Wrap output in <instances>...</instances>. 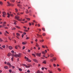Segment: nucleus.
<instances>
[{
  "label": "nucleus",
  "instance_id": "1",
  "mask_svg": "<svg viewBox=\"0 0 73 73\" xmlns=\"http://www.w3.org/2000/svg\"><path fill=\"white\" fill-rule=\"evenodd\" d=\"M41 53H38L36 54V56H38V57H41Z\"/></svg>",
  "mask_w": 73,
  "mask_h": 73
},
{
  "label": "nucleus",
  "instance_id": "2",
  "mask_svg": "<svg viewBox=\"0 0 73 73\" xmlns=\"http://www.w3.org/2000/svg\"><path fill=\"white\" fill-rule=\"evenodd\" d=\"M3 17H5V15H7V14H6V13H5V12L4 11L3 12Z\"/></svg>",
  "mask_w": 73,
  "mask_h": 73
},
{
  "label": "nucleus",
  "instance_id": "3",
  "mask_svg": "<svg viewBox=\"0 0 73 73\" xmlns=\"http://www.w3.org/2000/svg\"><path fill=\"white\" fill-rule=\"evenodd\" d=\"M20 18V16H16L15 17V19H17V20H19V19Z\"/></svg>",
  "mask_w": 73,
  "mask_h": 73
},
{
  "label": "nucleus",
  "instance_id": "4",
  "mask_svg": "<svg viewBox=\"0 0 73 73\" xmlns=\"http://www.w3.org/2000/svg\"><path fill=\"white\" fill-rule=\"evenodd\" d=\"M7 15H8L7 16L8 17H10V15L11 16H13V15L12 14L10 15V14H9V13H7Z\"/></svg>",
  "mask_w": 73,
  "mask_h": 73
},
{
  "label": "nucleus",
  "instance_id": "5",
  "mask_svg": "<svg viewBox=\"0 0 73 73\" xmlns=\"http://www.w3.org/2000/svg\"><path fill=\"white\" fill-rule=\"evenodd\" d=\"M33 60L35 62H36L37 63L38 62V61H37V59H33Z\"/></svg>",
  "mask_w": 73,
  "mask_h": 73
},
{
  "label": "nucleus",
  "instance_id": "6",
  "mask_svg": "<svg viewBox=\"0 0 73 73\" xmlns=\"http://www.w3.org/2000/svg\"><path fill=\"white\" fill-rule=\"evenodd\" d=\"M7 64L9 65L10 67H11V63L9 62H7Z\"/></svg>",
  "mask_w": 73,
  "mask_h": 73
},
{
  "label": "nucleus",
  "instance_id": "7",
  "mask_svg": "<svg viewBox=\"0 0 73 73\" xmlns=\"http://www.w3.org/2000/svg\"><path fill=\"white\" fill-rule=\"evenodd\" d=\"M9 49H10V50H12V49H13V47L11 46H9Z\"/></svg>",
  "mask_w": 73,
  "mask_h": 73
},
{
  "label": "nucleus",
  "instance_id": "8",
  "mask_svg": "<svg viewBox=\"0 0 73 73\" xmlns=\"http://www.w3.org/2000/svg\"><path fill=\"white\" fill-rule=\"evenodd\" d=\"M17 55H18V57H19V58L21 57V53H19L18 54H17Z\"/></svg>",
  "mask_w": 73,
  "mask_h": 73
},
{
  "label": "nucleus",
  "instance_id": "9",
  "mask_svg": "<svg viewBox=\"0 0 73 73\" xmlns=\"http://www.w3.org/2000/svg\"><path fill=\"white\" fill-rule=\"evenodd\" d=\"M4 69H8V66H5V67H4Z\"/></svg>",
  "mask_w": 73,
  "mask_h": 73
},
{
  "label": "nucleus",
  "instance_id": "10",
  "mask_svg": "<svg viewBox=\"0 0 73 73\" xmlns=\"http://www.w3.org/2000/svg\"><path fill=\"white\" fill-rule=\"evenodd\" d=\"M23 66H25V68H29V67H27V65L25 64H23Z\"/></svg>",
  "mask_w": 73,
  "mask_h": 73
},
{
  "label": "nucleus",
  "instance_id": "11",
  "mask_svg": "<svg viewBox=\"0 0 73 73\" xmlns=\"http://www.w3.org/2000/svg\"><path fill=\"white\" fill-rule=\"evenodd\" d=\"M42 63V64H46V60H44Z\"/></svg>",
  "mask_w": 73,
  "mask_h": 73
},
{
  "label": "nucleus",
  "instance_id": "12",
  "mask_svg": "<svg viewBox=\"0 0 73 73\" xmlns=\"http://www.w3.org/2000/svg\"><path fill=\"white\" fill-rule=\"evenodd\" d=\"M11 52L13 53V54L12 55V56H14V54H13L14 53V51H12Z\"/></svg>",
  "mask_w": 73,
  "mask_h": 73
},
{
  "label": "nucleus",
  "instance_id": "13",
  "mask_svg": "<svg viewBox=\"0 0 73 73\" xmlns=\"http://www.w3.org/2000/svg\"><path fill=\"white\" fill-rule=\"evenodd\" d=\"M6 26V25H5V24L4 23H3L2 28H3V27H5Z\"/></svg>",
  "mask_w": 73,
  "mask_h": 73
},
{
  "label": "nucleus",
  "instance_id": "14",
  "mask_svg": "<svg viewBox=\"0 0 73 73\" xmlns=\"http://www.w3.org/2000/svg\"><path fill=\"white\" fill-rule=\"evenodd\" d=\"M54 56V55L52 54H50V56L51 57H53Z\"/></svg>",
  "mask_w": 73,
  "mask_h": 73
},
{
  "label": "nucleus",
  "instance_id": "15",
  "mask_svg": "<svg viewBox=\"0 0 73 73\" xmlns=\"http://www.w3.org/2000/svg\"><path fill=\"white\" fill-rule=\"evenodd\" d=\"M44 40H40L39 42H44Z\"/></svg>",
  "mask_w": 73,
  "mask_h": 73
},
{
  "label": "nucleus",
  "instance_id": "16",
  "mask_svg": "<svg viewBox=\"0 0 73 73\" xmlns=\"http://www.w3.org/2000/svg\"><path fill=\"white\" fill-rule=\"evenodd\" d=\"M48 72L49 73H53V72L51 70H48Z\"/></svg>",
  "mask_w": 73,
  "mask_h": 73
},
{
  "label": "nucleus",
  "instance_id": "17",
  "mask_svg": "<svg viewBox=\"0 0 73 73\" xmlns=\"http://www.w3.org/2000/svg\"><path fill=\"white\" fill-rule=\"evenodd\" d=\"M15 27L17 28H18V29H20V27L17 26H15Z\"/></svg>",
  "mask_w": 73,
  "mask_h": 73
},
{
  "label": "nucleus",
  "instance_id": "18",
  "mask_svg": "<svg viewBox=\"0 0 73 73\" xmlns=\"http://www.w3.org/2000/svg\"><path fill=\"white\" fill-rule=\"evenodd\" d=\"M36 47H38V46H39V45H38V44L37 43H36Z\"/></svg>",
  "mask_w": 73,
  "mask_h": 73
},
{
  "label": "nucleus",
  "instance_id": "19",
  "mask_svg": "<svg viewBox=\"0 0 73 73\" xmlns=\"http://www.w3.org/2000/svg\"><path fill=\"white\" fill-rule=\"evenodd\" d=\"M11 56V53H9L7 54L8 56Z\"/></svg>",
  "mask_w": 73,
  "mask_h": 73
},
{
  "label": "nucleus",
  "instance_id": "20",
  "mask_svg": "<svg viewBox=\"0 0 73 73\" xmlns=\"http://www.w3.org/2000/svg\"><path fill=\"white\" fill-rule=\"evenodd\" d=\"M16 35H17V36H18V37H19V36L20 35V34H19V33H16Z\"/></svg>",
  "mask_w": 73,
  "mask_h": 73
},
{
  "label": "nucleus",
  "instance_id": "21",
  "mask_svg": "<svg viewBox=\"0 0 73 73\" xmlns=\"http://www.w3.org/2000/svg\"><path fill=\"white\" fill-rule=\"evenodd\" d=\"M26 59L27 61H28V62H30V61H31V60H29V59L28 58H27Z\"/></svg>",
  "mask_w": 73,
  "mask_h": 73
},
{
  "label": "nucleus",
  "instance_id": "22",
  "mask_svg": "<svg viewBox=\"0 0 73 73\" xmlns=\"http://www.w3.org/2000/svg\"><path fill=\"white\" fill-rule=\"evenodd\" d=\"M37 35L39 37H41L42 36V35H39V34H37Z\"/></svg>",
  "mask_w": 73,
  "mask_h": 73
},
{
  "label": "nucleus",
  "instance_id": "23",
  "mask_svg": "<svg viewBox=\"0 0 73 73\" xmlns=\"http://www.w3.org/2000/svg\"><path fill=\"white\" fill-rule=\"evenodd\" d=\"M12 30H16V28L15 27H13L11 29Z\"/></svg>",
  "mask_w": 73,
  "mask_h": 73
},
{
  "label": "nucleus",
  "instance_id": "24",
  "mask_svg": "<svg viewBox=\"0 0 73 73\" xmlns=\"http://www.w3.org/2000/svg\"><path fill=\"white\" fill-rule=\"evenodd\" d=\"M55 61V60H56V58L55 57H53L52 58Z\"/></svg>",
  "mask_w": 73,
  "mask_h": 73
},
{
  "label": "nucleus",
  "instance_id": "25",
  "mask_svg": "<svg viewBox=\"0 0 73 73\" xmlns=\"http://www.w3.org/2000/svg\"><path fill=\"white\" fill-rule=\"evenodd\" d=\"M14 56L15 57H18L17 54H15L14 55Z\"/></svg>",
  "mask_w": 73,
  "mask_h": 73
},
{
  "label": "nucleus",
  "instance_id": "26",
  "mask_svg": "<svg viewBox=\"0 0 73 73\" xmlns=\"http://www.w3.org/2000/svg\"><path fill=\"white\" fill-rule=\"evenodd\" d=\"M15 48L16 49H17L18 47H17V46H15Z\"/></svg>",
  "mask_w": 73,
  "mask_h": 73
},
{
  "label": "nucleus",
  "instance_id": "27",
  "mask_svg": "<svg viewBox=\"0 0 73 73\" xmlns=\"http://www.w3.org/2000/svg\"><path fill=\"white\" fill-rule=\"evenodd\" d=\"M32 55L33 56H34V57H36V55L34 54H32Z\"/></svg>",
  "mask_w": 73,
  "mask_h": 73
},
{
  "label": "nucleus",
  "instance_id": "28",
  "mask_svg": "<svg viewBox=\"0 0 73 73\" xmlns=\"http://www.w3.org/2000/svg\"><path fill=\"white\" fill-rule=\"evenodd\" d=\"M15 10L16 11V12H18V10L16 8L15 9Z\"/></svg>",
  "mask_w": 73,
  "mask_h": 73
},
{
  "label": "nucleus",
  "instance_id": "29",
  "mask_svg": "<svg viewBox=\"0 0 73 73\" xmlns=\"http://www.w3.org/2000/svg\"><path fill=\"white\" fill-rule=\"evenodd\" d=\"M11 66L12 67V69H15V66Z\"/></svg>",
  "mask_w": 73,
  "mask_h": 73
},
{
  "label": "nucleus",
  "instance_id": "30",
  "mask_svg": "<svg viewBox=\"0 0 73 73\" xmlns=\"http://www.w3.org/2000/svg\"><path fill=\"white\" fill-rule=\"evenodd\" d=\"M42 29L43 31H45V28H42Z\"/></svg>",
  "mask_w": 73,
  "mask_h": 73
},
{
  "label": "nucleus",
  "instance_id": "31",
  "mask_svg": "<svg viewBox=\"0 0 73 73\" xmlns=\"http://www.w3.org/2000/svg\"><path fill=\"white\" fill-rule=\"evenodd\" d=\"M45 35H46L45 33H43L42 34V35L43 36H45Z\"/></svg>",
  "mask_w": 73,
  "mask_h": 73
},
{
  "label": "nucleus",
  "instance_id": "32",
  "mask_svg": "<svg viewBox=\"0 0 73 73\" xmlns=\"http://www.w3.org/2000/svg\"><path fill=\"white\" fill-rule=\"evenodd\" d=\"M11 2H13V3H14V2L15 1L14 0H11Z\"/></svg>",
  "mask_w": 73,
  "mask_h": 73
},
{
  "label": "nucleus",
  "instance_id": "33",
  "mask_svg": "<svg viewBox=\"0 0 73 73\" xmlns=\"http://www.w3.org/2000/svg\"><path fill=\"white\" fill-rule=\"evenodd\" d=\"M2 47L3 48H5V45H4L2 46Z\"/></svg>",
  "mask_w": 73,
  "mask_h": 73
},
{
  "label": "nucleus",
  "instance_id": "34",
  "mask_svg": "<svg viewBox=\"0 0 73 73\" xmlns=\"http://www.w3.org/2000/svg\"><path fill=\"white\" fill-rule=\"evenodd\" d=\"M28 65H29V66H27V67H29V68H30V66H31V64H29Z\"/></svg>",
  "mask_w": 73,
  "mask_h": 73
},
{
  "label": "nucleus",
  "instance_id": "35",
  "mask_svg": "<svg viewBox=\"0 0 73 73\" xmlns=\"http://www.w3.org/2000/svg\"><path fill=\"white\" fill-rule=\"evenodd\" d=\"M58 71H61V69L59 68H58Z\"/></svg>",
  "mask_w": 73,
  "mask_h": 73
},
{
  "label": "nucleus",
  "instance_id": "36",
  "mask_svg": "<svg viewBox=\"0 0 73 73\" xmlns=\"http://www.w3.org/2000/svg\"><path fill=\"white\" fill-rule=\"evenodd\" d=\"M7 3L8 4V6H10L11 5H10V4L9 3V2H7Z\"/></svg>",
  "mask_w": 73,
  "mask_h": 73
},
{
  "label": "nucleus",
  "instance_id": "37",
  "mask_svg": "<svg viewBox=\"0 0 73 73\" xmlns=\"http://www.w3.org/2000/svg\"><path fill=\"white\" fill-rule=\"evenodd\" d=\"M22 44H23V45H25V44H26V43L24 42H23Z\"/></svg>",
  "mask_w": 73,
  "mask_h": 73
},
{
  "label": "nucleus",
  "instance_id": "38",
  "mask_svg": "<svg viewBox=\"0 0 73 73\" xmlns=\"http://www.w3.org/2000/svg\"><path fill=\"white\" fill-rule=\"evenodd\" d=\"M3 4V2H2L1 1H0V4H1V5H2Z\"/></svg>",
  "mask_w": 73,
  "mask_h": 73
},
{
  "label": "nucleus",
  "instance_id": "39",
  "mask_svg": "<svg viewBox=\"0 0 73 73\" xmlns=\"http://www.w3.org/2000/svg\"><path fill=\"white\" fill-rule=\"evenodd\" d=\"M19 71H22V69L19 68Z\"/></svg>",
  "mask_w": 73,
  "mask_h": 73
},
{
  "label": "nucleus",
  "instance_id": "40",
  "mask_svg": "<svg viewBox=\"0 0 73 73\" xmlns=\"http://www.w3.org/2000/svg\"><path fill=\"white\" fill-rule=\"evenodd\" d=\"M37 73H40V70H38L37 71V72H36Z\"/></svg>",
  "mask_w": 73,
  "mask_h": 73
},
{
  "label": "nucleus",
  "instance_id": "41",
  "mask_svg": "<svg viewBox=\"0 0 73 73\" xmlns=\"http://www.w3.org/2000/svg\"><path fill=\"white\" fill-rule=\"evenodd\" d=\"M26 19L27 20H30V18H27Z\"/></svg>",
  "mask_w": 73,
  "mask_h": 73
},
{
  "label": "nucleus",
  "instance_id": "42",
  "mask_svg": "<svg viewBox=\"0 0 73 73\" xmlns=\"http://www.w3.org/2000/svg\"><path fill=\"white\" fill-rule=\"evenodd\" d=\"M53 66L54 67H56V65L55 64H53Z\"/></svg>",
  "mask_w": 73,
  "mask_h": 73
},
{
  "label": "nucleus",
  "instance_id": "43",
  "mask_svg": "<svg viewBox=\"0 0 73 73\" xmlns=\"http://www.w3.org/2000/svg\"><path fill=\"white\" fill-rule=\"evenodd\" d=\"M9 72H10V73H11V72H12V70H9Z\"/></svg>",
  "mask_w": 73,
  "mask_h": 73
},
{
  "label": "nucleus",
  "instance_id": "44",
  "mask_svg": "<svg viewBox=\"0 0 73 73\" xmlns=\"http://www.w3.org/2000/svg\"><path fill=\"white\" fill-rule=\"evenodd\" d=\"M42 54H45V52H44V51H42Z\"/></svg>",
  "mask_w": 73,
  "mask_h": 73
},
{
  "label": "nucleus",
  "instance_id": "45",
  "mask_svg": "<svg viewBox=\"0 0 73 73\" xmlns=\"http://www.w3.org/2000/svg\"><path fill=\"white\" fill-rule=\"evenodd\" d=\"M17 6H18V7H21V5L20 4H18Z\"/></svg>",
  "mask_w": 73,
  "mask_h": 73
},
{
  "label": "nucleus",
  "instance_id": "46",
  "mask_svg": "<svg viewBox=\"0 0 73 73\" xmlns=\"http://www.w3.org/2000/svg\"><path fill=\"white\" fill-rule=\"evenodd\" d=\"M25 46H23V48L22 49H23V50H24V49H25Z\"/></svg>",
  "mask_w": 73,
  "mask_h": 73
},
{
  "label": "nucleus",
  "instance_id": "47",
  "mask_svg": "<svg viewBox=\"0 0 73 73\" xmlns=\"http://www.w3.org/2000/svg\"><path fill=\"white\" fill-rule=\"evenodd\" d=\"M26 40H28V39H29V37H27L26 38Z\"/></svg>",
  "mask_w": 73,
  "mask_h": 73
},
{
  "label": "nucleus",
  "instance_id": "48",
  "mask_svg": "<svg viewBox=\"0 0 73 73\" xmlns=\"http://www.w3.org/2000/svg\"><path fill=\"white\" fill-rule=\"evenodd\" d=\"M50 61L51 62H53V60L52 59H50Z\"/></svg>",
  "mask_w": 73,
  "mask_h": 73
},
{
  "label": "nucleus",
  "instance_id": "49",
  "mask_svg": "<svg viewBox=\"0 0 73 73\" xmlns=\"http://www.w3.org/2000/svg\"><path fill=\"white\" fill-rule=\"evenodd\" d=\"M29 12L30 13H32V10H29Z\"/></svg>",
  "mask_w": 73,
  "mask_h": 73
},
{
  "label": "nucleus",
  "instance_id": "50",
  "mask_svg": "<svg viewBox=\"0 0 73 73\" xmlns=\"http://www.w3.org/2000/svg\"><path fill=\"white\" fill-rule=\"evenodd\" d=\"M27 73H30V70H28L27 71Z\"/></svg>",
  "mask_w": 73,
  "mask_h": 73
},
{
  "label": "nucleus",
  "instance_id": "51",
  "mask_svg": "<svg viewBox=\"0 0 73 73\" xmlns=\"http://www.w3.org/2000/svg\"><path fill=\"white\" fill-rule=\"evenodd\" d=\"M29 25L30 26L32 25V24H31V23H29Z\"/></svg>",
  "mask_w": 73,
  "mask_h": 73
},
{
  "label": "nucleus",
  "instance_id": "52",
  "mask_svg": "<svg viewBox=\"0 0 73 73\" xmlns=\"http://www.w3.org/2000/svg\"><path fill=\"white\" fill-rule=\"evenodd\" d=\"M2 39H1V38H0V42H2Z\"/></svg>",
  "mask_w": 73,
  "mask_h": 73
},
{
  "label": "nucleus",
  "instance_id": "53",
  "mask_svg": "<svg viewBox=\"0 0 73 73\" xmlns=\"http://www.w3.org/2000/svg\"><path fill=\"white\" fill-rule=\"evenodd\" d=\"M17 15H19V16L20 15V14H19V13H18L17 14Z\"/></svg>",
  "mask_w": 73,
  "mask_h": 73
},
{
  "label": "nucleus",
  "instance_id": "54",
  "mask_svg": "<svg viewBox=\"0 0 73 73\" xmlns=\"http://www.w3.org/2000/svg\"><path fill=\"white\" fill-rule=\"evenodd\" d=\"M25 32H28V30H25Z\"/></svg>",
  "mask_w": 73,
  "mask_h": 73
},
{
  "label": "nucleus",
  "instance_id": "55",
  "mask_svg": "<svg viewBox=\"0 0 73 73\" xmlns=\"http://www.w3.org/2000/svg\"><path fill=\"white\" fill-rule=\"evenodd\" d=\"M4 28H5V29H8V28L7 27H4Z\"/></svg>",
  "mask_w": 73,
  "mask_h": 73
},
{
  "label": "nucleus",
  "instance_id": "56",
  "mask_svg": "<svg viewBox=\"0 0 73 73\" xmlns=\"http://www.w3.org/2000/svg\"><path fill=\"white\" fill-rule=\"evenodd\" d=\"M11 60L12 61H13V57H12V58H11Z\"/></svg>",
  "mask_w": 73,
  "mask_h": 73
},
{
  "label": "nucleus",
  "instance_id": "57",
  "mask_svg": "<svg viewBox=\"0 0 73 73\" xmlns=\"http://www.w3.org/2000/svg\"><path fill=\"white\" fill-rule=\"evenodd\" d=\"M26 13H29V12L28 11H26Z\"/></svg>",
  "mask_w": 73,
  "mask_h": 73
},
{
  "label": "nucleus",
  "instance_id": "58",
  "mask_svg": "<svg viewBox=\"0 0 73 73\" xmlns=\"http://www.w3.org/2000/svg\"><path fill=\"white\" fill-rule=\"evenodd\" d=\"M42 48H45V46L44 45H42Z\"/></svg>",
  "mask_w": 73,
  "mask_h": 73
},
{
  "label": "nucleus",
  "instance_id": "59",
  "mask_svg": "<svg viewBox=\"0 0 73 73\" xmlns=\"http://www.w3.org/2000/svg\"><path fill=\"white\" fill-rule=\"evenodd\" d=\"M24 34H22V38H23V37H24Z\"/></svg>",
  "mask_w": 73,
  "mask_h": 73
},
{
  "label": "nucleus",
  "instance_id": "60",
  "mask_svg": "<svg viewBox=\"0 0 73 73\" xmlns=\"http://www.w3.org/2000/svg\"><path fill=\"white\" fill-rule=\"evenodd\" d=\"M20 13H21V15H23V14H24V13H22V12H21Z\"/></svg>",
  "mask_w": 73,
  "mask_h": 73
},
{
  "label": "nucleus",
  "instance_id": "61",
  "mask_svg": "<svg viewBox=\"0 0 73 73\" xmlns=\"http://www.w3.org/2000/svg\"><path fill=\"white\" fill-rule=\"evenodd\" d=\"M5 32H6V33H7V34H9V33H8L7 31H5Z\"/></svg>",
  "mask_w": 73,
  "mask_h": 73
},
{
  "label": "nucleus",
  "instance_id": "62",
  "mask_svg": "<svg viewBox=\"0 0 73 73\" xmlns=\"http://www.w3.org/2000/svg\"><path fill=\"white\" fill-rule=\"evenodd\" d=\"M23 28H24L25 29H27V28L26 27H25V26H23Z\"/></svg>",
  "mask_w": 73,
  "mask_h": 73
},
{
  "label": "nucleus",
  "instance_id": "63",
  "mask_svg": "<svg viewBox=\"0 0 73 73\" xmlns=\"http://www.w3.org/2000/svg\"><path fill=\"white\" fill-rule=\"evenodd\" d=\"M44 67H42V70H44Z\"/></svg>",
  "mask_w": 73,
  "mask_h": 73
},
{
  "label": "nucleus",
  "instance_id": "64",
  "mask_svg": "<svg viewBox=\"0 0 73 73\" xmlns=\"http://www.w3.org/2000/svg\"><path fill=\"white\" fill-rule=\"evenodd\" d=\"M28 52H31V50H28Z\"/></svg>",
  "mask_w": 73,
  "mask_h": 73
}]
</instances>
